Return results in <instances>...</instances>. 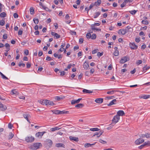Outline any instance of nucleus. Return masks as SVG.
Returning <instances> with one entry per match:
<instances>
[{
  "instance_id": "obj_10",
  "label": "nucleus",
  "mask_w": 150,
  "mask_h": 150,
  "mask_svg": "<svg viewBox=\"0 0 150 150\" xmlns=\"http://www.w3.org/2000/svg\"><path fill=\"white\" fill-rule=\"evenodd\" d=\"M103 99L102 98H98L95 100V101L97 103L100 104L103 102Z\"/></svg>"
},
{
  "instance_id": "obj_28",
  "label": "nucleus",
  "mask_w": 150,
  "mask_h": 150,
  "mask_svg": "<svg viewBox=\"0 0 150 150\" xmlns=\"http://www.w3.org/2000/svg\"><path fill=\"white\" fill-rule=\"evenodd\" d=\"M0 108H1V110L2 111H4L6 109L7 107L6 105H3L2 104Z\"/></svg>"
},
{
  "instance_id": "obj_35",
  "label": "nucleus",
  "mask_w": 150,
  "mask_h": 150,
  "mask_svg": "<svg viewBox=\"0 0 150 150\" xmlns=\"http://www.w3.org/2000/svg\"><path fill=\"white\" fill-rule=\"evenodd\" d=\"M18 66L19 67L22 66L23 67H24L25 66V64L24 63H22V61H21L19 62L18 64Z\"/></svg>"
},
{
  "instance_id": "obj_7",
  "label": "nucleus",
  "mask_w": 150,
  "mask_h": 150,
  "mask_svg": "<svg viewBox=\"0 0 150 150\" xmlns=\"http://www.w3.org/2000/svg\"><path fill=\"white\" fill-rule=\"evenodd\" d=\"M129 46L131 49L134 50L137 49L138 46L135 45V43H130Z\"/></svg>"
},
{
  "instance_id": "obj_50",
  "label": "nucleus",
  "mask_w": 150,
  "mask_h": 150,
  "mask_svg": "<svg viewBox=\"0 0 150 150\" xmlns=\"http://www.w3.org/2000/svg\"><path fill=\"white\" fill-rule=\"evenodd\" d=\"M70 33L71 35H76V32L74 31H72L71 30L70 32Z\"/></svg>"
},
{
  "instance_id": "obj_63",
  "label": "nucleus",
  "mask_w": 150,
  "mask_h": 150,
  "mask_svg": "<svg viewBox=\"0 0 150 150\" xmlns=\"http://www.w3.org/2000/svg\"><path fill=\"white\" fill-rule=\"evenodd\" d=\"M98 49H95L92 51V53L93 54L96 53L98 51Z\"/></svg>"
},
{
  "instance_id": "obj_44",
  "label": "nucleus",
  "mask_w": 150,
  "mask_h": 150,
  "mask_svg": "<svg viewBox=\"0 0 150 150\" xmlns=\"http://www.w3.org/2000/svg\"><path fill=\"white\" fill-rule=\"evenodd\" d=\"M96 34H93L91 35V38L92 40H95L96 38Z\"/></svg>"
},
{
  "instance_id": "obj_47",
  "label": "nucleus",
  "mask_w": 150,
  "mask_h": 150,
  "mask_svg": "<svg viewBox=\"0 0 150 150\" xmlns=\"http://www.w3.org/2000/svg\"><path fill=\"white\" fill-rule=\"evenodd\" d=\"M25 119L28 122H29V120L28 118V115L27 114H25L23 115Z\"/></svg>"
},
{
  "instance_id": "obj_53",
  "label": "nucleus",
  "mask_w": 150,
  "mask_h": 150,
  "mask_svg": "<svg viewBox=\"0 0 150 150\" xmlns=\"http://www.w3.org/2000/svg\"><path fill=\"white\" fill-rule=\"evenodd\" d=\"M145 137L147 138H150V133H146L145 134Z\"/></svg>"
},
{
  "instance_id": "obj_48",
  "label": "nucleus",
  "mask_w": 150,
  "mask_h": 150,
  "mask_svg": "<svg viewBox=\"0 0 150 150\" xmlns=\"http://www.w3.org/2000/svg\"><path fill=\"white\" fill-rule=\"evenodd\" d=\"M91 35L90 33H88L86 35V37L88 39L91 38Z\"/></svg>"
},
{
  "instance_id": "obj_12",
  "label": "nucleus",
  "mask_w": 150,
  "mask_h": 150,
  "mask_svg": "<svg viewBox=\"0 0 150 150\" xmlns=\"http://www.w3.org/2000/svg\"><path fill=\"white\" fill-rule=\"evenodd\" d=\"M81 99V98H80L77 100H73L71 101V104L73 105L76 103H79Z\"/></svg>"
},
{
  "instance_id": "obj_26",
  "label": "nucleus",
  "mask_w": 150,
  "mask_h": 150,
  "mask_svg": "<svg viewBox=\"0 0 150 150\" xmlns=\"http://www.w3.org/2000/svg\"><path fill=\"white\" fill-rule=\"evenodd\" d=\"M142 24H144V25H148L149 24V22L147 21V20H142Z\"/></svg>"
},
{
  "instance_id": "obj_56",
  "label": "nucleus",
  "mask_w": 150,
  "mask_h": 150,
  "mask_svg": "<svg viewBox=\"0 0 150 150\" xmlns=\"http://www.w3.org/2000/svg\"><path fill=\"white\" fill-rule=\"evenodd\" d=\"M99 142L101 143H102L103 144H105L107 143L106 142L103 140L101 139H100L99 140Z\"/></svg>"
},
{
  "instance_id": "obj_40",
  "label": "nucleus",
  "mask_w": 150,
  "mask_h": 150,
  "mask_svg": "<svg viewBox=\"0 0 150 150\" xmlns=\"http://www.w3.org/2000/svg\"><path fill=\"white\" fill-rule=\"evenodd\" d=\"M90 130L93 131H98L99 130L98 128H91Z\"/></svg>"
},
{
  "instance_id": "obj_18",
  "label": "nucleus",
  "mask_w": 150,
  "mask_h": 150,
  "mask_svg": "<svg viewBox=\"0 0 150 150\" xmlns=\"http://www.w3.org/2000/svg\"><path fill=\"white\" fill-rule=\"evenodd\" d=\"M11 93L12 95H16L18 94V93L16 89H13L11 91Z\"/></svg>"
},
{
  "instance_id": "obj_23",
  "label": "nucleus",
  "mask_w": 150,
  "mask_h": 150,
  "mask_svg": "<svg viewBox=\"0 0 150 150\" xmlns=\"http://www.w3.org/2000/svg\"><path fill=\"white\" fill-rule=\"evenodd\" d=\"M64 145L63 144L59 143L56 144L55 145V146L57 147H62L64 148Z\"/></svg>"
},
{
  "instance_id": "obj_64",
  "label": "nucleus",
  "mask_w": 150,
  "mask_h": 150,
  "mask_svg": "<svg viewBox=\"0 0 150 150\" xmlns=\"http://www.w3.org/2000/svg\"><path fill=\"white\" fill-rule=\"evenodd\" d=\"M18 16L17 13H15L13 14V17L15 18H17L18 17Z\"/></svg>"
},
{
  "instance_id": "obj_1",
  "label": "nucleus",
  "mask_w": 150,
  "mask_h": 150,
  "mask_svg": "<svg viewBox=\"0 0 150 150\" xmlns=\"http://www.w3.org/2000/svg\"><path fill=\"white\" fill-rule=\"evenodd\" d=\"M42 145L40 143H34L33 145H31L29 147V148L33 150H36L40 146H42Z\"/></svg>"
},
{
  "instance_id": "obj_25",
  "label": "nucleus",
  "mask_w": 150,
  "mask_h": 150,
  "mask_svg": "<svg viewBox=\"0 0 150 150\" xmlns=\"http://www.w3.org/2000/svg\"><path fill=\"white\" fill-rule=\"evenodd\" d=\"M94 144H90L89 143H86L84 144V146L86 148H88L89 147H90L92 146V145H94Z\"/></svg>"
},
{
  "instance_id": "obj_51",
  "label": "nucleus",
  "mask_w": 150,
  "mask_h": 150,
  "mask_svg": "<svg viewBox=\"0 0 150 150\" xmlns=\"http://www.w3.org/2000/svg\"><path fill=\"white\" fill-rule=\"evenodd\" d=\"M144 146L146 145H148L149 146H150V142L148 141L147 142H145L144 143Z\"/></svg>"
},
{
  "instance_id": "obj_3",
  "label": "nucleus",
  "mask_w": 150,
  "mask_h": 150,
  "mask_svg": "<svg viewBox=\"0 0 150 150\" xmlns=\"http://www.w3.org/2000/svg\"><path fill=\"white\" fill-rule=\"evenodd\" d=\"M25 140L28 142H32L34 141V138L31 136H29L26 137Z\"/></svg>"
},
{
  "instance_id": "obj_45",
  "label": "nucleus",
  "mask_w": 150,
  "mask_h": 150,
  "mask_svg": "<svg viewBox=\"0 0 150 150\" xmlns=\"http://www.w3.org/2000/svg\"><path fill=\"white\" fill-rule=\"evenodd\" d=\"M150 68V67H146V66L144 67L143 68V71H144L145 72L146 71L148 70Z\"/></svg>"
},
{
  "instance_id": "obj_61",
  "label": "nucleus",
  "mask_w": 150,
  "mask_h": 150,
  "mask_svg": "<svg viewBox=\"0 0 150 150\" xmlns=\"http://www.w3.org/2000/svg\"><path fill=\"white\" fill-rule=\"evenodd\" d=\"M94 6L93 3H92L89 6V7L88 8V10H90Z\"/></svg>"
},
{
  "instance_id": "obj_52",
  "label": "nucleus",
  "mask_w": 150,
  "mask_h": 150,
  "mask_svg": "<svg viewBox=\"0 0 150 150\" xmlns=\"http://www.w3.org/2000/svg\"><path fill=\"white\" fill-rule=\"evenodd\" d=\"M126 3L125 2L123 1V2L120 5L121 8L124 7L126 5Z\"/></svg>"
},
{
  "instance_id": "obj_6",
  "label": "nucleus",
  "mask_w": 150,
  "mask_h": 150,
  "mask_svg": "<svg viewBox=\"0 0 150 150\" xmlns=\"http://www.w3.org/2000/svg\"><path fill=\"white\" fill-rule=\"evenodd\" d=\"M144 142V139L139 138L137 139L135 142V143L137 145H139Z\"/></svg>"
},
{
  "instance_id": "obj_21",
  "label": "nucleus",
  "mask_w": 150,
  "mask_h": 150,
  "mask_svg": "<svg viewBox=\"0 0 150 150\" xmlns=\"http://www.w3.org/2000/svg\"><path fill=\"white\" fill-rule=\"evenodd\" d=\"M84 105L83 104L80 103L76 105L75 106V107L77 108H82L83 107Z\"/></svg>"
},
{
  "instance_id": "obj_4",
  "label": "nucleus",
  "mask_w": 150,
  "mask_h": 150,
  "mask_svg": "<svg viewBox=\"0 0 150 150\" xmlns=\"http://www.w3.org/2000/svg\"><path fill=\"white\" fill-rule=\"evenodd\" d=\"M120 118V117H119L118 115H116L115 116L112 120V123H114L115 124L118 121Z\"/></svg>"
},
{
  "instance_id": "obj_8",
  "label": "nucleus",
  "mask_w": 150,
  "mask_h": 150,
  "mask_svg": "<svg viewBox=\"0 0 150 150\" xmlns=\"http://www.w3.org/2000/svg\"><path fill=\"white\" fill-rule=\"evenodd\" d=\"M46 132L45 131L41 132H37L35 136L36 137H42L43 135Z\"/></svg>"
},
{
  "instance_id": "obj_58",
  "label": "nucleus",
  "mask_w": 150,
  "mask_h": 150,
  "mask_svg": "<svg viewBox=\"0 0 150 150\" xmlns=\"http://www.w3.org/2000/svg\"><path fill=\"white\" fill-rule=\"evenodd\" d=\"M103 132L102 131H100L98 133L99 134V136H97V137H100V136L103 133Z\"/></svg>"
},
{
  "instance_id": "obj_43",
  "label": "nucleus",
  "mask_w": 150,
  "mask_h": 150,
  "mask_svg": "<svg viewBox=\"0 0 150 150\" xmlns=\"http://www.w3.org/2000/svg\"><path fill=\"white\" fill-rule=\"evenodd\" d=\"M5 21L4 20H2L0 21V25L2 26L4 25Z\"/></svg>"
},
{
  "instance_id": "obj_16",
  "label": "nucleus",
  "mask_w": 150,
  "mask_h": 150,
  "mask_svg": "<svg viewBox=\"0 0 150 150\" xmlns=\"http://www.w3.org/2000/svg\"><path fill=\"white\" fill-rule=\"evenodd\" d=\"M46 105H55V104L52 101L47 100Z\"/></svg>"
},
{
  "instance_id": "obj_34",
  "label": "nucleus",
  "mask_w": 150,
  "mask_h": 150,
  "mask_svg": "<svg viewBox=\"0 0 150 150\" xmlns=\"http://www.w3.org/2000/svg\"><path fill=\"white\" fill-rule=\"evenodd\" d=\"M59 129H60V128H59L57 127H54V128H51L50 129V130L51 131L54 132V131H55L56 130H59Z\"/></svg>"
},
{
  "instance_id": "obj_2",
  "label": "nucleus",
  "mask_w": 150,
  "mask_h": 150,
  "mask_svg": "<svg viewBox=\"0 0 150 150\" xmlns=\"http://www.w3.org/2000/svg\"><path fill=\"white\" fill-rule=\"evenodd\" d=\"M129 57L127 56H126L122 58L120 62L121 64H123L127 62V61L129 60Z\"/></svg>"
},
{
  "instance_id": "obj_49",
  "label": "nucleus",
  "mask_w": 150,
  "mask_h": 150,
  "mask_svg": "<svg viewBox=\"0 0 150 150\" xmlns=\"http://www.w3.org/2000/svg\"><path fill=\"white\" fill-rule=\"evenodd\" d=\"M54 37H55L56 39H58L60 38V36L57 33H55L54 34Z\"/></svg>"
},
{
  "instance_id": "obj_13",
  "label": "nucleus",
  "mask_w": 150,
  "mask_h": 150,
  "mask_svg": "<svg viewBox=\"0 0 150 150\" xmlns=\"http://www.w3.org/2000/svg\"><path fill=\"white\" fill-rule=\"evenodd\" d=\"M150 98V95L144 94L140 96V98H142L145 99H147Z\"/></svg>"
},
{
  "instance_id": "obj_15",
  "label": "nucleus",
  "mask_w": 150,
  "mask_h": 150,
  "mask_svg": "<svg viewBox=\"0 0 150 150\" xmlns=\"http://www.w3.org/2000/svg\"><path fill=\"white\" fill-rule=\"evenodd\" d=\"M125 115L124 112L123 110H120L117 112V115H118L119 117L120 116H123Z\"/></svg>"
},
{
  "instance_id": "obj_38",
  "label": "nucleus",
  "mask_w": 150,
  "mask_h": 150,
  "mask_svg": "<svg viewBox=\"0 0 150 150\" xmlns=\"http://www.w3.org/2000/svg\"><path fill=\"white\" fill-rule=\"evenodd\" d=\"M60 111L59 110H57L54 111H52V112L53 113L56 114H60Z\"/></svg>"
},
{
  "instance_id": "obj_19",
  "label": "nucleus",
  "mask_w": 150,
  "mask_h": 150,
  "mask_svg": "<svg viewBox=\"0 0 150 150\" xmlns=\"http://www.w3.org/2000/svg\"><path fill=\"white\" fill-rule=\"evenodd\" d=\"M117 101L116 99H114L111 101L109 104H108L107 105L108 106H110L112 105L115 104L116 103H115Z\"/></svg>"
},
{
  "instance_id": "obj_14",
  "label": "nucleus",
  "mask_w": 150,
  "mask_h": 150,
  "mask_svg": "<svg viewBox=\"0 0 150 150\" xmlns=\"http://www.w3.org/2000/svg\"><path fill=\"white\" fill-rule=\"evenodd\" d=\"M47 100H43L41 99L40 100H38V102H39V103L42 105H46V103H47Z\"/></svg>"
},
{
  "instance_id": "obj_29",
  "label": "nucleus",
  "mask_w": 150,
  "mask_h": 150,
  "mask_svg": "<svg viewBox=\"0 0 150 150\" xmlns=\"http://www.w3.org/2000/svg\"><path fill=\"white\" fill-rule=\"evenodd\" d=\"M14 136V134L12 132H10L9 133V135L8 136V138L9 139H11Z\"/></svg>"
},
{
  "instance_id": "obj_60",
  "label": "nucleus",
  "mask_w": 150,
  "mask_h": 150,
  "mask_svg": "<svg viewBox=\"0 0 150 150\" xmlns=\"http://www.w3.org/2000/svg\"><path fill=\"white\" fill-rule=\"evenodd\" d=\"M135 41L137 42H139L140 41V38L138 37L136 38H135Z\"/></svg>"
},
{
  "instance_id": "obj_46",
  "label": "nucleus",
  "mask_w": 150,
  "mask_h": 150,
  "mask_svg": "<svg viewBox=\"0 0 150 150\" xmlns=\"http://www.w3.org/2000/svg\"><path fill=\"white\" fill-rule=\"evenodd\" d=\"M115 91L114 90L110 91L107 92V93L108 94H113L115 92Z\"/></svg>"
},
{
  "instance_id": "obj_31",
  "label": "nucleus",
  "mask_w": 150,
  "mask_h": 150,
  "mask_svg": "<svg viewBox=\"0 0 150 150\" xmlns=\"http://www.w3.org/2000/svg\"><path fill=\"white\" fill-rule=\"evenodd\" d=\"M137 11H136L135 10H133L132 11H129V13L132 15H134L136 13Z\"/></svg>"
},
{
  "instance_id": "obj_37",
  "label": "nucleus",
  "mask_w": 150,
  "mask_h": 150,
  "mask_svg": "<svg viewBox=\"0 0 150 150\" xmlns=\"http://www.w3.org/2000/svg\"><path fill=\"white\" fill-rule=\"evenodd\" d=\"M6 14L5 12H3L0 14V16L1 17L4 18L6 17Z\"/></svg>"
},
{
  "instance_id": "obj_20",
  "label": "nucleus",
  "mask_w": 150,
  "mask_h": 150,
  "mask_svg": "<svg viewBox=\"0 0 150 150\" xmlns=\"http://www.w3.org/2000/svg\"><path fill=\"white\" fill-rule=\"evenodd\" d=\"M101 1L100 0H98L97 1L95 2L94 3H93L94 6H98L100 5L101 4Z\"/></svg>"
},
{
  "instance_id": "obj_22",
  "label": "nucleus",
  "mask_w": 150,
  "mask_h": 150,
  "mask_svg": "<svg viewBox=\"0 0 150 150\" xmlns=\"http://www.w3.org/2000/svg\"><path fill=\"white\" fill-rule=\"evenodd\" d=\"M100 14V12H97L95 13L93 15V18H97Z\"/></svg>"
},
{
  "instance_id": "obj_39",
  "label": "nucleus",
  "mask_w": 150,
  "mask_h": 150,
  "mask_svg": "<svg viewBox=\"0 0 150 150\" xmlns=\"http://www.w3.org/2000/svg\"><path fill=\"white\" fill-rule=\"evenodd\" d=\"M33 21L36 24H37L39 22V20L38 18H34L33 19Z\"/></svg>"
},
{
  "instance_id": "obj_30",
  "label": "nucleus",
  "mask_w": 150,
  "mask_h": 150,
  "mask_svg": "<svg viewBox=\"0 0 150 150\" xmlns=\"http://www.w3.org/2000/svg\"><path fill=\"white\" fill-rule=\"evenodd\" d=\"M68 112H69V111H64V110H63V111H60V115H63V114H67V113H68Z\"/></svg>"
},
{
  "instance_id": "obj_11",
  "label": "nucleus",
  "mask_w": 150,
  "mask_h": 150,
  "mask_svg": "<svg viewBox=\"0 0 150 150\" xmlns=\"http://www.w3.org/2000/svg\"><path fill=\"white\" fill-rule=\"evenodd\" d=\"M115 51L113 52V54L115 56H118L119 55V51L117 50L118 48L117 47H115L114 48Z\"/></svg>"
},
{
  "instance_id": "obj_9",
  "label": "nucleus",
  "mask_w": 150,
  "mask_h": 150,
  "mask_svg": "<svg viewBox=\"0 0 150 150\" xmlns=\"http://www.w3.org/2000/svg\"><path fill=\"white\" fill-rule=\"evenodd\" d=\"M83 68L87 70L89 67V63L88 62L86 61L83 65Z\"/></svg>"
},
{
  "instance_id": "obj_55",
  "label": "nucleus",
  "mask_w": 150,
  "mask_h": 150,
  "mask_svg": "<svg viewBox=\"0 0 150 150\" xmlns=\"http://www.w3.org/2000/svg\"><path fill=\"white\" fill-rule=\"evenodd\" d=\"M8 36L7 35V34H4V35H3V38L4 39H6L7 38Z\"/></svg>"
},
{
  "instance_id": "obj_57",
  "label": "nucleus",
  "mask_w": 150,
  "mask_h": 150,
  "mask_svg": "<svg viewBox=\"0 0 150 150\" xmlns=\"http://www.w3.org/2000/svg\"><path fill=\"white\" fill-rule=\"evenodd\" d=\"M59 72L60 73V75L61 76L64 75L65 74V72L64 71H59Z\"/></svg>"
},
{
  "instance_id": "obj_36",
  "label": "nucleus",
  "mask_w": 150,
  "mask_h": 150,
  "mask_svg": "<svg viewBox=\"0 0 150 150\" xmlns=\"http://www.w3.org/2000/svg\"><path fill=\"white\" fill-rule=\"evenodd\" d=\"M30 13L31 14L33 15L34 13V10L33 8L31 7L30 9Z\"/></svg>"
},
{
  "instance_id": "obj_42",
  "label": "nucleus",
  "mask_w": 150,
  "mask_h": 150,
  "mask_svg": "<svg viewBox=\"0 0 150 150\" xmlns=\"http://www.w3.org/2000/svg\"><path fill=\"white\" fill-rule=\"evenodd\" d=\"M42 7L43 9H45L47 11H51L48 8L45 7L44 5H42Z\"/></svg>"
},
{
  "instance_id": "obj_54",
  "label": "nucleus",
  "mask_w": 150,
  "mask_h": 150,
  "mask_svg": "<svg viewBox=\"0 0 150 150\" xmlns=\"http://www.w3.org/2000/svg\"><path fill=\"white\" fill-rule=\"evenodd\" d=\"M142 60H138L136 62V64L137 65H139L142 64Z\"/></svg>"
},
{
  "instance_id": "obj_32",
  "label": "nucleus",
  "mask_w": 150,
  "mask_h": 150,
  "mask_svg": "<svg viewBox=\"0 0 150 150\" xmlns=\"http://www.w3.org/2000/svg\"><path fill=\"white\" fill-rule=\"evenodd\" d=\"M64 98V97L62 96H57L56 97V99L58 100H59L61 99H63Z\"/></svg>"
},
{
  "instance_id": "obj_24",
  "label": "nucleus",
  "mask_w": 150,
  "mask_h": 150,
  "mask_svg": "<svg viewBox=\"0 0 150 150\" xmlns=\"http://www.w3.org/2000/svg\"><path fill=\"white\" fill-rule=\"evenodd\" d=\"M83 92L84 93H92V91H91L90 90H87L86 89H83Z\"/></svg>"
},
{
  "instance_id": "obj_17",
  "label": "nucleus",
  "mask_w": 150,
  "mask_h": 150,
  "mask_svg": "<svg viewBox=\"0 0 150 150\" xmlns=\"http://www.w3.org/2000/svg\"><path fill=\"white\" fill-rule=\"evenodd\" d=\"M69 139L71 140H73L76 142L79 141V139L78 137L70 136L69 137Z\"/></svg>"
},
{
  "instance_id": "obj_5",
  "label": "nucleus",
  "mask_w": 150,
  "mask_h": 150,
  "mask_svg": "<svg viewBox=\"0 0 150 150\" xmlns=\"http://www.w3.org/2000/svg\"><path fill=\"white\" fill-rule=\"evenodd\" d=\"M127 32L126 30L125 29H120L119 30L118 32V33L120 35H124Z\"/></svg>"
},
{
  "instance_id": "obj_62",
  "label": "nucleus",
  "mask_w": 150,
  "mask_h": 150,
  "mask_svg": "<svg viewBox=\"0 0 150 150\" xmlns=\"http://www.w3.org/2000/svg\"><path fill=\"white\" fill-rule=\"evenodd\" d=\"M23 31L21 30H19L18 33V35H21Z\"/></svg>"
},
{
  "instance_id": "obj_27",
  "label": "nucleus",
  "mask_w": 150,
  "mask_h": 150,
  "mask_svg": "<svg viewBox=\"0 0 150 150\" xmlns=\"http://www.w3.org/2000/svg\"><path fill=\"white\" fill-rule=\"evenodd\" d=\"M47 142L48 144V145L50 147H51L52 144V142L50 139H48L47 140Z\"/></svg>"
},
{
  "instance_id": "obj_33",
  "label": "nucleus",
  "mask_w": 150,
  "mask_h": 150,
  "mask_svg": "<svg viewBox=\"0 0 150 150\" xmlns=\"http://www.w3.org/2000/svg\"><path fill=\"white\" fill-rule=\"evenodd\" d=\"M0 74L2 76V77L3 79H6V80H8V78L5 75H4L0 71Z\"/></svg>"
},
{
  "instance_id": "obj_59",
  "label": "nucleus",
  "mask_w": 150,
  "mask_h": 150,
  "mask_svg": "<svg viewBox=\"0 0 150 150\" xmlns=\"http://www.w3.org/2000/svg\"><path fill=\"white\" fill-rule=\"evenodd\" d=\"M27 68L28 69L31 66V64L29 62H28L26 64Z\"/></svg>"
},
{
  "instance_id": "obj_41",
  "label": "nucleus",
  "mask_w": 150,
  "mask_h": 150,
  "mask_svg": "<svg viewBox=\"0 0 150 150\" xmlns=\"http://www.w3.org/2000/svg\"><path fill=\"white\" fill-rule=\"evenodd\" d=\"M103 52H98L97 53V56L99 58H100V57L101 56L103 55Z\"/></svg>"
}]
</instances>
